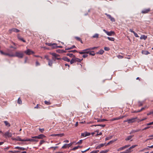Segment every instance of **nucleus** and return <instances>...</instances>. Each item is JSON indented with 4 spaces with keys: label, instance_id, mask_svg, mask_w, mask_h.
Returning a JSON list of instances; mask_svg holds the SVG:
<instances>
[{
    "label": "nucleus",
    "instance_id": "nucleus-22",
    "mask_svg": "<svg viewBox=\"0 0 153 153\" xmlns=\"http://www.w3.org/2000/svg\"><path fill=\"white\" fill-rule=\"evenodd\" d=\"M13 53H4V55L7 56L11 57H13Z\"/></svg>",
    "mask_w": 153,
    "mask_h": 153
},
{
    "label": "nucleus",
    "instance_id": "nucleus-17",
    "mask_svg": "<svg viewBox=\"0 0 153 153\" xmlns=\"http://www.w3.org/2000/svg\"><path fill=\"white\" fill-rule=\"evenodd\" d=\"M140 131H141L140 129H136V130L133 129L131 130V131L130 132V134H131L133 133H134L135 132H139Z\"/></svg>",
    "mask_w": 153,
    "mask_h": 153
},
{
    "label": "nucleus",
    "instance_id": "nucleus-29",
    "mask_svg": "<svg viewBox=\"0 0 153 153\" xmlns=\"http://www.w3.org/2000/svg\"><path fill=\"white\" fill-rule=\"evenodd\" d=\"M133 135H130L128 136L127 138L125 139V140L126 141H127L130 140L133 137Z\"/></svg>",
    "mask_w": 153,
    "mask_h": 153
},
{
    "label": "nucleus",
    "instance_id": "nucleus-42",
    "mask_svg": "<svg viewBox=\"0 0 153 153\" xmlns=\"http://www.w3.org/2000/svg\"><path fill=\"white\" fill-rule=\"evenodd\" d=\"M81 148V147L79 146H76V147H74L72 149V150H76V149H77L78 148Z\"/></svg>",
    "mask_w": 153,
    "mask_h": 153
},
{
    "label": "nucleus",
    "instance_id": "nucleus-59",
    "mask_svg": "<svg viewBox=\"0 0 153 153\" xmlns=\"http://www.w3.org/2000/svg\"><path fill=\"white\" fill-rule=\"evenodd\" d=\"M80 54H85V52H83L82 51H79L78 52Z\"/></svg>",
    "mask_w": 153,
    "mask_h": 153
},
{
    "label": "nucleus",
    "instance_id": "nucleus-33",
    "mask_svg": "<svg viewBox=\"0 0 153 153\" xmlns=\"http://www.w3.org/2000/svg\"><path fill=\"white\" fill-rule=\"evenodd\" d=\"M99 35L98 33H96L94 34L92 36V37L94 38H97L99 37Z\"/></svg>",
    "mask_w": 153,
    "mask_h": 153
},
{
    "label": "nucleus",
    "instance_id": "nucleus-1",
    "mask_svg": "<svg viewBox=\"0 0 153 153\" xmlns=\"http://www.w3.org/2000/svg\"><path fill=\"white\" fill-rule=\"evenodd\" d=\"M75 48H76V47L74 45H73L72 46L70 47L68 46V56H69L70 57H73V58L75 57V55H74L72 53H74L75 52H78V51L76 50H74L72 51L69 50L73 49Z\"/></svg>",
    "mask_w": 153,
    "mask_h": 153
},
{
    "label": "nucleus",
    "instance_id": "nucleus-58",
    "mask_svg": "<svg viewBox=\"0 0 153 153\" xmlns=\"http://www.w3.org/2000/svg\"><path fill=\"white\" fill-rule=\"evenodd\" d=\"M137 145H134L130 147L131 149H132L134 148L135 147H136Z\"/></svg>",
    "mask_w": 153,
    "mask_h": 153
},
{
    "label": "nucleus",
    "instance_id": "nucleus-37",
    "mask_svg": "<svg viewBox=\"0 0 153 153\" xmlns=\"http://www.w3.org/2000/svg\"><path fill=\"white\" fill-rule=\"evenodd\" d=\"M112 137H113L112 136H109L108 137H107L105 138V140H109L111 139L112 138Z\"/></svg>",
    "mask_w": 153,
    "mask_h": 153
},
{
    "label": "nucleus",
    "instance_id": "nucleus-55",
    "mask_svg": "<svg viewBox=\"0 0 153 153\" xmlns=\"http://www.w3.org/2000/svg\"><path fill=\"white\" fill-rule=\"evenodd\" d=\"M134 36H135V37H138V36L137 35V34L136 33H135V32L134 33H133Z\"/></svg>",
    "mask_w": 153,
    "mask_h": 153
},
{
    "label": "nucleus",
    "instance_id": "nucleus-52",
    "mask_svg": "<svg viewBox=\"0 0 153 153\" xmlns=\"http://www.w3.org/2000/svg\"><path fill=\"white\" fill-rule=\"evenodd\" d=\"M40 65V64L38 62L36 61V66H39V65Z\"/></svg>",
    "mask_w": 153,
    "mask_h": 153
},
{
    "label": "nucleus",
    "instance_id": "nucleus-62",
    "mask_svg": "<svg viewBox=\"0 0 153 153\" xmlns=\"http://www.w3.org/2000/svg\"><path fill=\"white\" fill-rule=\"evenodd\" d=\"M87 56H88V55L87 54H84V55H83L82 56L84 58L87 57Z\"/></svg>",
    "mask_w": 153,
    "mask_h": 153
},
{
    "label": "nucleus",
    "instance_id": "nucleus-45",
    "mask_svg": "<svg viewBox=\"0 0 153 153\" xmlns=\"http://www.w3.org/2000/svg\"><path fill=\"white\" fill-rule=\"evenodd\" d=\"M22 141H30V139H22Z\"/></svg>",
    "mask_w": 153,
    "mask_h": 153
},
{
    "label": "nucleus",
    "instance_id": "nucleus-25",
    "mask_svg": "<svg viewBox=\"0 0 153 153\" xmlns=\"http://www.w3.org/2000/svg\"><path fill=\"white\" fill-rule=\"evenodd\" d=\"M75 39H76L77 40L80 41L81 43H82V41L81 39L78 37L75 36L74 37Z\"/></svg>",
    "mask_w": 153,
    "mask_h": 153
},
{
    "label": "nucleus",
    "instance_id": "nucleus-40",
    "mask_svg": "<svg viewBox=\"0 0 153 153\" xmlns=\"http://www.w3.org/2000/svg\"><path fill=\"white\" fill-rule=\"evenodd\" d=\"M143 102H141V101H139L138 102V106H141L142 105H143Z\"/></svg>",
    "mask_w": 153,
    "mask_h": 153
},
{
    "label": "nucleus",
    "instance_id": "nucleus-7",
    "mask_svg": "<svg viewBox=\"0 0 153 153\" xmlns=\"http://www.w3.org/2000/svg\"><path fill=\"white\" fill-rule=\"evenodd\" d=\"M45 137V136L44 135L42 134H41L38 135V136L32 137V138H33L35 139H42Z\"/></svg>",
    "mask_w": 153,
    "mask_h": 153
},
{
    "label": "nucleus",
    "instance_id": "nucleus-15",
    "mask_svg": "<svg viewBox=\"0 0 153 153\" xmlns=\"http://www.w3.org/2000/svg\"><path fill=\"white\" fill-rule=\"evenodd\" d=\"M150 10V8L144 9L142 11V13H148Z\"/></svg>",
    "mask_w": 153,
    "mask_h": 153
},
{
    "label": "nucleus",
    "instance_id": "nucleus-20",
    "mask_svg": "<svg viewBox=\"0 0 153 153\" xmlns=\"http://www.w3.org/2000/svg\"><path fill=\"white\" fill-rule=\"evenodd\" d=\"M142 53L144 55H148V54L150 53L148 51L145 50H142Z\"/></svg>",
    "mask_w": 153,
    "mask_h": 153
},
{
    "label": "nucleus",
    "instance_id": "nucleus-14",
    "mask_svg": "<svg viewBox=\"0 0 153 153\" xmlns=\"http://www.w3.org/2000/svg\"><path fill=\"white\" fill-rule=\"evenodd\" d=\"M47 59L48 61V65L50 66H52L53 64V61L49 59L48 58H47Z\"/></svg>",
    "mask_w": 153,
    "mask_h": 153
},
{
    "label": "nucleus",
    "instance_id": "nucleus-54",
    "mask_svg": "<svg viewBox=\"0 0 153 153\" xmlns=\"http://www.w3.org/2000/svg\"><path fill=\"white\" fill-rule=\"evenodd\" d=\"M82 140H80L77 143L78 144H81L82 143Z\"/></svg>",
    "mask_w": 153,
    "mask_h": 153
},
{
    "label": "nucleus",
    "instance_id": "nucleus-19",
    "mask_svg": "<svg viewBox=\"0 0 153 153\" xmlns=\"http://www.w3.org/2000/svg\"><path fill=\"white\" fill-rule=\"evenodd\" d=\"M75 63L76 62H80L83 59H79L76 58L75 56L74 57Z\"/></svg>",
    "mask_w": 153,
    "mask_h": 153
},
{
    "label": "nucleus",
    "instance_id": "nucleus-60",
    "mask_svg": "<svg viewBox=\"0 0 153 153\" xmlns=\"http://www.w3.org/2000/svg\"><path fill=\"white\" fill-rule=\"evenodd\" d=\"M105 143H102V144H100V147H101L103 146H104V145H105Z\"/></svg>",
    "mask_w": 153,
    "mask_h": 153
},
{
    "label": "nucleus",
    "instance_id": "nucleus-43",
    "mask_svg": "<svg viewBox=\"0 0 153 153\" xmlns=\"http://www.w3.org/2000/svg\"><path fill=\"white\" fill-rule=\"evenodd\" d=\"M120 119V118L118 117L114 118L112 119L111 120V121H114L115 120H118Z\"/></svg>",
    "mask_w": 153,
    "mask_h": 153
},
{
    "label": "nucleus",
    "instance_id": "nucleus-64",
    "mask_svg": "<svg viewBox=\"0 0 153 153\" xmlns=\"http://www.w3.org/2000/svg\"><path fill=\"white\" fill-rule=\"evenodd\" d=\"M129 31L130 32H131L132 33H134V31L132 29H129Z\"/></svg>",
    "mask_w": 153,
    "mask_h": 153
},
{
    "label": "nucleus",
    "instance_id": "nucleus-5",
    "mask_svg": "<svg viewBox=\"0 0 153 153\" xmlns=\"http://www.w3.org/2000/svg\"><path fill=\"white\" fill-rule=\"evenodd\" d=\"M103 30L109 36H111L114 35L115 34V33L114 31H111L110 32H108L105 29H103Z\"/></svg>",
    "mask_w": 153,
    "mask_h": 153
},
{
    "label": "nucleus",
    "instance_id": "nucleus-13",
    "mask_svg": "<svg viewBox=\"0 0 153 153\" xmlns=\"http://www.w3.org/2000/svg\"><path fill=\"white\" fill-rule=\"evenodd\" d=\"M19 30L15 28H13L9 30V32L10 33H12V32H14L17 33L19 32Z\"/></svg>",
    "mask_w": 153,
    "mask_h": 153
},
{
    "label": "nucleus",
    "instance_id": "nucleus-63",
    "mask_svg": "<svg viewBox=\"0 0 153 153\" xmlns=\"http://www.w3.org/2000/svg\"><path fill=\"white\" fill-rule=\"evenodd\" d=\"M0 52L1 54L4 55V52H3L2 51L0 50Z\"/></svg>",
    "mask_w": 153,
    "mask_h": 153
},
{
    "label": "nucleus",
    "instance_id": "nucleus-21",
    "mask_svg": "<svg viewBox=\"0 0 153 153\" xmlns=\"http://www.w3.org/2000/svg\"><path fill=\"white\" fill-rule=\"evenodd\" d=\"M4 123L5 124V125L8 127H10V124L7 121H4Z\"/></svg>",
    "mask_w": 153,
    "mask_h": 153
},
{
    "label": "nucleus",
    "instance_id": "nucleus-48",
    "mask_svg": "<svg viewBox=\"0 0 153 153\" xmlns=\"http://www.w3.org/2000/svg\"><path fill=\"white\" fill-rule=\"evenodd\" d=\"M98 152H99V150H94V151H92L90 153H97Z\"/></svg>",
    "mask_w": 153,
    "mask_h": 153
},
{
    "label": "nucleus",
    "instance_id": "nucleus-28",
    "mask_svg": "<svg viewBox=\"0 0 153 153\" xmlns=\"http://www.w3.org/2000/svg\"><path fill=\"white\" fill-rule=\"evenodd\" d=\"M83 52H85V53H88L89 52V49L88 48H87L86 49L83 50H82Z\"/></svg>",
    "mask_w": 153,
    "mask_h": 153
},
{
    "label": "nucleus",
    "instance_id": "nucleus-24",
    "mask_svg": "<svg viewBox=\"0 0 153 153\" xmlns=\"http://www.w3.org/2000/svg\"><path fill=\"white\" fill-rule=\"evenodd\" d=\"M116 140H117V139H115L114 140H111L109 142H108V143H107L106 146L110 144H112Z\"/></svg>",
    "mask_w": 153,
    "mask_h": 153
},
{
    "label": "nucleus",
    "instance_id": "nucleus-8",
    "mask_svg": "<svg viewBox=\"0 0 153 153\" xmlns=\"http://www.w3.org/2000/svg\"><path fill=\"white\" fill-rule=\"evenodd\" d=\"M24 53H25L27 55H29L31 54H33L34 53V52L29 49H27L26 51L24 52Z\"/></svg>",
    "mask_w": 153,
    "mask_h": 153
},
{
    "label": "nucleus",
    "instance_id": "nucleus-34",
    "mask_svg": "<svg viewBox=\"0 0 153 153\" xmlns=\"http://www.w3.org/2000/svg\"><path fill=\"white\" fill-rule=\"evenodd\" d=\"M131 149H131V147H130L129 148H128V149H126V151L127 153H128L131 152L132 151Z\"/></svg>",
    "mask_w": 153,
    "mask_h": 153
},
{
    "label": "nucleus",
    "instance_id": "nucleus-10",
    "mask_svg": "<svg viewBox=\"0 0 153 153\" xmlns=\"http://www.w3.org/2000/svg\"><path fill=\"white\" fill-rule=\"evenodd\" d=\"M64 134L63 133L62 134H52L50 135V136L52 137H62L64 136Z\"/></svg>",
    "mask_w": 153,
    "mask_h": 153
},
{
    "label": "nucleus",
    "instance_id": "nucleus-9",
    "mask_svg": "<svg viewBox=\"0 0 153 153\" xmlns=\"http://www.w3.org/2000/svg\"><path fill=\"white\" fill-rule=\"evenodd\" d=\"M105 14L108 17V18L112 22H115V19L112 17L110 15L105 13Z\"/></svg>",
    "mask_w": 153,
    "mask_h": 153
},
{
    "label": "nucleus",
    "instance_id": "nucleus-49",
    "mask_svg": "<svg viewBox=\"0 0 153 153\" xmlns=\"http://www.w3.org/2000/svg\"><path fill=\"white\" fill-rule=\"evenodd\" d=\"M39 130L41 133H43V131H44V128H39Z\"/></svg>",
    "mask_w": 153,
    "mask_h": 153
},
{
    "label": "nucleus",
    "instance_id": "nucleus-23",
    "mask_svg": "<svg viewBox=\"0 0 153 153\" xmlns=\"http://www.w3.org/2000/svg\"><path fill=\"white\" fill-rule=\"evenodd\" d=\"M18 38L20 40L23 41L24 42H26V41L23 38L21 37L19 35H18L17 36Z\"/></svg>",
    "mask_w": 153,
    "mask_h": 153
},
{
    "label": "nucleus",
    "instance_id": "nucleus-50",
    "mask_svg": "<svg viewBox=\"0 0 153 153\" xmlns=\"http://www.w3.org/2000/svg\"><path fill=\"white\" fill-rule=\"evenodd\" d=\"M150 126H147V127H146L144 128L143 129H142V131H143L144 130H145L147 129H148L149 128H150Z\"/></svg>",
    "mask_w": 153,
    "mask_h": 153
},
{
    "label": "nucleus",
    "instance_id": "nucleus-36",
    "mask_svg": "<svg viewBox=\"0 0 153 153\" xmlns=\"http://www.w3.org/2000/svg\"><path fill=\"white\" fill-rule=\"evenodd\" d=\"M39 141L38 140L34 139H30V142H37Z\"/></svg>",
    "mask_w": 153,
    "mask_h": 153
},
{
    "label": "nucleus",
    "instance_id": "nucleus-41",
    "mask_svg": "<svg viewBox=\"0 0 153 153\" xmlns=\"http://www.w3.org/2000/svg\"><path fill=\"white\" fill-rule=\"evenodd\" d=\"M108 151V150H102L100 151L99 153H106Z\"/></svg>",
    "mask_w": 153,
    "mask_h": 153
},
{
    "label": "nucleus",
    "instance_id": "nucleus-2",
    "mask_svg": "<svg viewBox=\"0 0 153 153\" xmlns=\"http://www.w3.org/2000/svg\"><path fill=\"white\" fill-rule=\"evenodd\" d=\"M23 52L22 51H16L15 54H13V57H16L19 58H22L24 57Z\"/></svg>",
    "mask_w": 153,
    "mask_h": 153
},
{
    "label": "nucleus",
    "instance_id": "nucleus-57",
    "mask_svg": "<svg viewBox=\"0 0 153 153\" xmlns=\"http://www.w3.org/2000/svg\"><path fill=\"white\" fill-rule=\"evenodd\" d=\"M117 57L119 59H122L123 57L121 55H118L117 56Z\"/></svg>",
    "mask_w": 153,
    "mask_h": 153
},
{
    "label": "nucleus",
    "instance_id": "nucleus-12",
    "mask_svg": "<svg viewBox=\"0 0 153 153\" xmlns=\"http://www.w3.org/2000/svg\"><path fill=\"white\" fill-rule=\"evenodd\" d=\"M137 118V117L134 118H132L131 119H128V123H133L135 121V120Z\"/></svg>",
    "mask_w": 153,
    "mask_h": 153
},
{
    "label": "nucleus",
    "instance_id": "nucleus-46",
    "mask_svg": "<svg viewBox=\"0 0 153 153\" xmlns=\"http://www.w3.org/2000/svg\"><path fill=\"white\" fill-rule=\"evenodd\" d=\"M104 49L105 51H108L110 50V48L108 47H105Z\"/></svg>",
    "mask_w": 153,
    "mask_h": 153
},
{
    "label": "nucleus",
    "instance_id": "nucleus-30",
    "mask_svg": "<svg viewBox=\"0 0 153 153\" xmlns=\"http://www.w3.org/2000/svg\"><path fill=\"white\" fill-rule=\"evenodd\" d=\"M17 103L21 105L22 103V101L19 97L17 101Z\"/></svg>",
    "mask_w": 153,
    "mask_h": 153
},
{
    "label": "nucleus",
    "instance_id": "nucleus-4",
    "mask_svg": "<svg viewBox=\"0 0 153 153\" xmlns=\"http://www.w3.org/2000/svg\"><path fill=\"white\" fill-rule=\"evenodd\" d=\"M12 134L9 131L6 132L3 134V136L5 138L9 137L12 136Z\"/></svg>",
    "mask_w": 153,
    "mask_h": 153
},
{
    "label": "nucleus",
    "instance_id": "nucleus-31",
    "mask_svg": "<svg viewBox=\"0 0 153 153\" xmlns=\"http://www.w3.org/2000/svg\"><path fill=\"white\" fill-rule=\"evenodd\" d=\"M89 55L94 56L95 53H94V51H89V52L88 53Z\"/></svg>",
    "mask_w": 153,
    "mask_h": 153
},
{
    "label": "nucleus",
    "instance_id": "nucleus-3",
    "mask_svg": "<svg viewBox=\"0 0 153 153\" xmlns=\"http://www.w3.org/2000/svg\"><path fill=\"white\" fill-rule=\"evenodd\" d=\"M46 45L48 46H51L52 48H62V47L60 46H57V44L56 43H45Z\"/></svg>",
    "mask_w": 153,
    "mask_h": 153
},
{
    "label": "nucleus",
    "instance_id": "nucleus-18",
    "mask_svg": "<svg viewBox=\"0 0 153 153\" xmlns=\"http://www.w3.org/2000/svg\"><path fill=\"white\" fill-rule=\"evenodd\" d=\"M13 140H15L22 141V139H21L19 137H17L16 138L13 139Z\"/></svg>",
    "mask_w": 153,
    "mask_h": 153
},
{
    "label": "nucleus",
    "instance_id": "nucleus-51",
    "mask_svg": "<svg viewBox=\"0 0 153 153\" xmlns=\"http://www.w3.org/2000/svg\"><path fill=\"white\" fill-rule=\"evenodd\" d=\"M97 48V47H94L90 48H88V49H89V51H90L91 50H94L95 49Z\"/></svg>",
    "mask_w": 153,
    "mask_h": 153
},
{
    "label": "nucleus",
    "instance_id": "nucleus-11",
    "mask_svg": "<svg viewBox=\"0 0 153 153\" xmlns=\"http://www.w3.org/2000/svg\"><path fill=\"white\" fill-rule=\"evenodd\" d=\"M130 146V145H126L124 146H123L122 147H120L118 149L117 151H121L124 149H126L128 147Z\"/></svg>",
    "mask_w": 153,
    "mask_h": 153
},
{
    "label": "nucleus",
    "instance_id": "nucleus-16",
    "mask_svg": "<svg viewBox=\"0 0 153 153\" xmlns=\"http://www.w3.org/2000/svg\"><path fill=\"white\" fill-rule=\"evenodd\" d=\"M70 62V63L71 64H72L74 63H75V59L74 57L72 58V59L70 61L69 59L68 58V62Z\"/></svg>",
    "mask_w": 153,
    "mask_h": 153
},
{
    "label": "nucleus",
    "instance_id": "nucleus-53",
    "mask_svg": "<svg viewBox=\"0 0 153 153\" xmlns=\"http://www.w3.org/2000/svg\"><path fill=\"white\" fill-rule=\"evenodd\" d=\"M67 147V144H65L62 147V148L64 149L66 148Z\"/></svg>",
    "mask_w": 153,
    "mask_h": 153
},
{
    "label": "nucleus",
    "instance_id": "nucleus-26",
    "mask_svg": "<svg viewBox=\"0 0 153 153\" xmlns=\"http://www.w3.org/2000/svg\"><path fill=\"white\" fill-rule=\"evenodd\" d=\"M104 52V51L102 49H101L97 53V54H102Z\"/></svg>",
    "mask_w": 153,
    "mask_h": 153
},
{
    "label": "nucleus",
    "instance_id": "nucleus-6",
    "mask_svg": "<svg viewBox=\"0 0 153 153\" xmlns=\"http://www.w3.org/2000/svg\"><path fill=\"white\" fill-rule=\"evenodd\" d=\"M50 54L52 55L53 56L52 57V59L54 60H55L56 59H59L60 58H57V57L59 56L58 54L54 53H50Z\"/></svg>",
    "mask_w": 153,
    "mask_h": 153
},
{
    "label": "nucleus",
    "instance_id": "nucleus-27",
    "mask_svg": "<svg viewBox=\"0 0 153 153\" xmlns=\"http://www.w3.org/2000/svg\"><path fill=\"white\" fill-rule=\"evenodd\" d=\"M97 122H102L107 121V120L104 119H97Z\"/></svg>",
    "mask_w": 153,
    "mask_h": 153
},
{
    "label": "nucleus",
    "instance_id": "nucleus-38",
    "mask_svg": "<svg viewBox=\"0 0 153 153\" xmlns=\"http://www.w3.org/2000/svg\"><path fill=\"white\" fill-rule=\"evenodd\" d=\"M140 39H146L147 38V36H145L144 35H143L141 36V37H140Z\"/></svg>",
    "mask_w": 153,
    "mask_h": 153
},
{
    "label": "nucleus",
    "instance_id": "nucleus-44",
    "mask_svg": "<svg viewBox=\"0 0 153 153\" xmlns=\"http://www.w3.org/2000/svg\"><path fill=\"white\" fill-rule=\"evenodd\" d=\"M85 132V137H86L87 136H89L91 134L90 133L88 132Z\"/></svg>",
    "mask_w": 153,
    "mask_h": 153
},
{
    "label": "nucleus",
    "instance_id": "nucleus-32",
    "mask_svg": "<svg viewBox=\"0 0 153 153\" xmlns=\"http://www.w3.org/2000/svg\"><path fill=\"white\" fill-rule=\"evenodd\" d=\"M93 126H100L102 127H105V124H103V125H102V124H98V125H93Z\"/></svg>",
    "mask_w": 153,
    "mask_h": 153
},
{
    "label": "nucleus",
    "instance_id": "nucleus-39",
    "mask_svg": "<svg viewBox=\"0 0 153 153\" xmlns=\"http://www.w3.org/2000/svg\"><path fill=\"white\" fill-rule=\"evenodd\" d=\"M45 103L47 105H50L51 104V103L50 101H44Z\"/></svg>",
    "mask_w": 153,
    "mask_h": 153
},
{
    "label": "nucleus",
    "instance_id": "nucleus-61",
    "mask_svg": "<svg viewBox=\"0 0 153 153\" xmlns=\"http://www.w3.org/2000/svg\"><path fill=\"white\" fill-rule=\"evenodd\" d=\"M100 148H101V147L99 145L96 147V149H99Z\"/></svg>",
    "mask_w": 153,
    "mask_h": 153
},
{
    "label": "nucleus",
    "instance_id": "nucleus-47",
    "mask_svg": "<svg viewBox=\"0 0 153 153\" xmlns=\"http://www.w3.org/2000/svg\"><path fill=\"white\" fill-rule=\"evenodd\" d=\"M45 142V141L44 140H41L39 143L40 145H41L42 144Z\"/></svg>",
    "mask_w": 153,
    "mask_h": 153
},
{
    "label": "nucleus",
    "instance_id": "nucleus-35",
    "mask_svg": "<svg viewBox=\"0 0 153 153\" xmlns=\"http://www.w3.org/2000/svg\"><path fill=\"white\" fill-rule=\"evenodd\" d=\"M107 38L110 41H114V39L113 37H107Z\"/></svg>",
    "mask_w": 153,
    "mask_h": 153
},
{
    "label": "nucleus",
    "instance_id": "nucleus-56",
    "mask_svg": "<svg viewBox=\"0 0 153 153\" xmlns=\"http://www.w3.org/2000/svg\"><path fill=\"white\" fill-rule=\"evenodd\" d=\"M153 124V122L147 123L146 125L147 126H149Z\"/></svg>",
    "mask_w": 153,
    "mask_h": 153
}]
</instances>
